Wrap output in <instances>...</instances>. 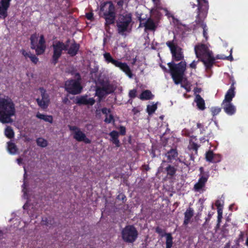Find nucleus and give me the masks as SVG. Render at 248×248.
Listing matches in <instances>:
<instances>
[{
	"label": "nucleus",
	"instance_id": "obj_46",
	"mask_svg": "<svg viewBox=\"0 0 248 248\" xmlns=\"http://www.w3.org/2000/svg\"><path fill=\"white\" fill-rule=\"evenodd\" d=\"M217 214H218V221H220L222 217V209L221 208H219L217 209Z\"/></svg>",
	"mask_w": 248,
	"mask_h": 248
},
{
	"label": "nucleus",
	"instance_id": "obj_22",
	"mask_svg": "<svg viewBox=\"0 0 248 248\" xmlns=\"http://www.w3.org/2000/svg\"><path fill=\"white\" fill-rule=\"evenodd\" d=\"M193 216V210L191 208H188L186 210L185 213V220L184 221V224L185 225H187L189 223V221L191 218Z\"/></svg>",
	"mask_w": 248,
	"mask_h": 248
},
{
	"label": "nucleus",
	"instance_id": "obj_9",
	"mask_svg": "<svg viewBox=\"0 0 248 248\" xmlns=\"http://www.w3.org/2000/svg\"><path fill=\"white\" fill-rule=\"evenodd\" d=\"M122 238L126 242L133 243L138 237V232L132 225L126 226L122 231Z\"/></svg>",
	"mask_w": 248,
	"mask_h": 248
},
{
	"label": "nucleus",
	"instance_id": "obj_41",
	"mask_svg": "<svg viewBox=\"0 0 248 248\" xmlns=\"http://www.w3.org/2000/svg\"><path fill=\"white\" fill-rule=\"evenodd\" d=\"M182 87L184 88L187 92H189L191 90V84L189 82H186V84H182Z\"/></svg>",
	"mask_w": 248,
	"mask_h": 248
},
{
	"label": "nucleus",
	"instance_id": "obj_15",
	"mask_svg": "<svg viewBox=\"0 0 248 248\" xmlns=\"http://www.w3.org/2000/svg\"><path fill=\"white\" fill-rule=\"evenodd\" d=\"M39 92L41 93L42 98H38L37 102L40 107L43 108H46L48 106L49 102L48 95L46 93V91L43 88H40Z\"/></svg>",
	"mask_w": 248,
	"mask_h": 248
},
{
	"label": "nucleus",
	"instance_id": "obj_19",
	"mask_svg": "<svg viewBox=\"0 0 248 248\" xmlns=\"http://www.w3.org/2000/svg\"><path fill=\"white\" fill-rule=\"evenodd\" d=\"M11 0H1L0 2V17L4 18L7 15V11Z\"/></svg>",
	"mask_w": 248,
	"mask_h": 248
},
{
	"label": "nucleus",
	"instance_id": "obj_17",
	"mask_svg": "<svg viewBox=\"0 0 248 248\" xmlns=\"http://www.w3.org/2000/svg\"><path fill=\"white\" fill-rule=\"evenodd\" d=\"M208 178V176L206 175H203L201 176L199 179L198 182L194 185V190L197 192H202L204 190L203 188L207 181Z\"/></svg>",
	"mask_w": 248,
	"mask_h": 248
},
{
	"label": "nucleus",
	"instance_id": "obj_59",
	"mask_svg": "<svg viewBox=\"0 0 248 248\" xmlns=\"http://www.w3.org/2000/svg\"><path fill=\"white\" fill-rule=\"evenodd\" d=\"M45 221L44 220H43V222H44ZM44 224H46V225H47V223H43Z\"/></svg>",
	"mask_w": 248,
	"mask_h": 248
},
{
	"label": "nucleus",
	"instance_id": "obj_16",
	"mask_svg": "<svg viewBox=\"0 0 248 248\" xmlns=\"http://www.w3.org/2000/svg\"><path fill=\"white\" fill-rule=\"evenodd\" d=\"M137 17L139 18V20L140 21V24H144V26L145 28V30H149L154 31L156 28V23L151 19L148 18L145 22H143L144 18L141 17L142 15L140 14H139L138 12Z\"/></svg>",
	"mask_w": 248,
	"mask_h": 248
},
{
	"label": "nucleus",
	"instance_id": "obj_49",
	"mask_svg": "<svg viewBox=\"0 0 248 248\" xmlns=\"http://www.w3.org/2000/svg\"><path fill=\"white\" fill-rule=\"evenodd\" d=\"M157 8H160V0H152Z\"/></svg>",
	"mask_w": 248,
	"mask_h": 248
},
{
	"label": "nucleus",
	"instance_id": "obj_24",
	"mask_svg": "<svg viewBox=\"0 0 248 248\" xmlns=\"http://www.w3.org/2000/svg\"><path fill=\"white\" fill-rule=\"evenodd\" d=\"M7 150L9 153L12 155L16 154L18 151L15 144L11 141L7 143Z\"/></svg>",
	"mask_w": 248,
	"mask_h": 248
},
{
	"label": "nucleus",
	"instance_id": "obj_7",
	"mask_svg": "<svg viewBox=\"0 0 248 248\" xmlns=\"http://www.w3.org/2000/svg\"><path fill=\"white\" fill-rule=\"evenodd\" d=\"M103 57L107 63H111L114 66L119 68L122 71L124 72L129 78H132L133 75L131 70L126 63L122 62L120 61L114 59L108 52L104 53L103 54Z\"/></svg>",
	"mask_w": 248,
	"mask_h": 248
},
{
	"label": "nucleus",
	"instance_id": "obj_36",
	"mask_svg": "<svg viewBox=\"0 0 248 248\" xmlns=\"http://www.w3.org/2000/svg\"><path fill=\"white\" fill-rule=\"evenodd\" d=\"M24 209H29L30 211L29 214H31L32 210L33 209V207L31 205L29 202H27L23 206Z\"/></svg>",
	"mask_w": 248,
	"mask_h": 248
},
{
	"label": "nucleus",
	"instance_id": "obj_12",
	"mask_svg": "<svg viewBox=\"0 0 248 248\" xmlns=\"http://www.w3.org/2000/svg\"><path fill=\"white\" fill-rule=\"evenodd\" d=\"M65 88L68 92L74 94L80 93L82 90L78 79L67 81L65 84Z\"/></svg>",
	"mask_w": 248,
	"mask_h": 248
},
{
	"label": "nucleus",
	"instance_id": "obj_52",
	"mask_svg": "<svg viewBox=\"0 0 248 248\" xmlns=\"http://www.w3.org/2000/svg\"><path fill=\"white\" fill-rule=\"evenodd\" d=\"M224 59H226L227 60H229L231 61H232L233 60V58H232V53H231L230 55L229 56L225 57V58Z\"/></svg>",
	"mask_w": 248,
	"mask_h": 248
},
{
	"label": "nucleus",
	"instance_id": "obj_50",
	"mask_svg": "<svg viewBox=\"0 0 248 248\" xmlns=\"http://www.w3.org/2000/svg\"><path fill=\"white\" fill-rule=\"evenodd\" d=\"M86 17L89 20H92L93 18V14L92 13H89L87 14Z\"/></svg>",
	"mask_w": 248,
	"mask_h": 248
},
{
	"label": "nucleus",
	"instance_id": "obj_60",
	"mask_svg": "<svg viewBox=\"0 0 248 248\" xmlns=\"http://www.w3.org/2000/svg\"><path fill=\"white\" fill-rule=\"evenodd\" d=\"M24 170H25V174H24V175H25L26 174V169L25 168H24Z\"/></svg>",
	"mask_w": 248,
	"mask_h": 248
},
{
	"label": "nucleus",
	"instance_id": "obj_14",
	"mask_svg": "<svg viewBox=\"0 0 248 248\" xmlns=\"http://www.w3.org/2000/svg\"><path fill=\"white\" fill-rule=\"evenodd\" d=\"M114 91V88L109 84L106 83L103 85L102 88H98L96 90V95L99 98V100L106 94L111 93Z\"/></svg>",
	"mask_w": 248,
	"mask_h": 248
},
{
	"label": "nucleus",
	"instance_id": "obj_54",
	"mask_svg": "<svg viewBox=\"0 0 248 248\" xmlns=\"http://www.w3.org/2000/svg\"><path fill=\"white\" fill-rule=\"evenodd\" d=\"M189 148H193L194 149H197V146H196V144H193V145H192V147H189Z\"/></svg>",
	"mask_w": 248,
	"mask_h": 248
},
{
	"label": "nucleus",
	"instance_id": "obj_38",
	"mask_svg": "<svg viewBox=\"0 0 248 248\" xmlns=\"http://www.w3.org/2000/svg\"><path fill=\"white\" fill-rule=\"evenodd\" d=\"M201 26L203 29V36L204 37V38L206 39H207V33L206 31H207V29L206 28V26L203 23H202Z\"/></svg>",
	"mask_w": 248,
	"mask_h": 248
},
{
	"label": "nucleus",
	"instance_id": "obj_10",
	"mask_svg": "<svg viewBox=\"0 0 248 248\" xmlns=\"http://www.w3.org/2000/svg\"><path fill=\"white\" fill-rule=\"evenodd\" d=\"M166 45L170 50L172 59L174 61H179L183 59L184 55L182 49L177 45L175 40L168 41Z\"/></svg>",
	"mask_w": 248,
	"mask_h": 248
},
{
	"label": "nucleus",
	"instance_id": "obj_39",
	"mask_svg": "<svg viewBox=\"0 0 248 248\" xmlns=\"http://www.w3.org/2000/svg\"><path fill=\"white\" fill-rule=\"evenodd\" d=\"M22 191L23 192V196L25 198H28V195H27V189L26 188V182H24V184L23 185V189Z\"/></svg>",
	"mask_w": 248,
	"mask_h": 248
},
{
	"label": "nucleus",
	"instance_id": "obj_33",
	"mask_svg": "<svg viewBox=\"0 0 248 248\" xmlns=\"http://www.w3.org/2000/svg\"><path fill=\"white\" fill-rule=\"evenodd\" d=\"M6 136L9 138H11L14 136V132L12 129L10 127H7L5 130Z\"/></svg>",
	"mask_w": 248,
	"mask_h": 248
},
{
	"label": "nucleus",
	"instance_id": "obj_6",
	"mask_svg": "<svg viewBox=\"0 0 248 248\" xmlns=\"http://www.w3.org/2000/svg\"><path fill=\"white\" fill-rule=\"evenodd\" d=\"M132 21L130 14L120 15L117 21V26L119 33L124 35L131 30Z\"/></svg>",
	"mask_w": 248,
	"mask_h": 248
},
{
	"label": "nucleus",
	"instance_id": "obj_1",
	"mask_svg": "<svg viewBox=\"0 0 248 248\" xmlns=\"http://www.w3.org/2000/svg\"><path fill=\"white\" fill-rule=\"evenodd\" d=\"M15 113V105L12 100L8 97L0 98V122L3 124L12 122L11 117Z\"/></svg>",
	"mask_w": 248,
	"mask_h": 248
},
{
	"label": "nucleus",
	"instance_id": "obj_47",
	"mask_svg": "<svg viewBox=\"0 0 248 248\" xmlns=\"http://www.w3.org/2000/svg\"><path fill=\"white\" fill-rule=\"evenodd\" d=\"M120 129V134L124 135L125 134V128L124 126H120L119 128Z\"/></svg>",
	"mask_w": 248,
	"mask_h": 248
},
{
	"label": "nucleus",
	"instance_id": "obj_56",
	"mask_svg": "<svg viewBox=\"0 0 248 248\" xmlns=\"http://www.w3.org/2000/svg\"><path fill=\"white\" fill-rule=\"evenodd\" d=\"M202 124H197V127H198V128H201V127H202Z\"/></svg>",
	"mask_w": 248,
	"mask_h": 248
},
{
	"label": "nucleus",
	"instance_id": "obj_28",
	"mask_svg": "<svg viewBox=\"0 0 248 248\" xmlns=\"http://www.w3.org/2000/svg\"><path fill=\"white\" fill-rule=\"evenodd\" d=\"M157 109V103H154L152 102L147 105V112L149 115L153 114Z\"/></svg>",
	"mask_w": 248,
	"mask_h": 248
},
{
	"label": "nucleus",
	"instance_id": "obj_29",
	"mask_svg": "<svg viewBox=\"0 0 248 248\" xmlns=\"http://www.w3.org/2000/svg\"><path fill=\"white\" fill-rule=\"evenodd\" d=\"M166 236V248H171L172 245V238L170 233H167Z\"/></svg>",
	"mask_w": 248,
	"mask_h": 248
},
{
	"label": "nucleus",
	"instance_id": "obj_18",
	"mask_svg": "<svg viewBox=\"0 0 248 248\" xmlns=\"http://www.w3.org/2000/svg\"><path fill=\"white\" fill-rule=\"evenodd\" d=\"M76 103L79 105H93L95 103V100L87 95L78 97L76 99Z\"/></svg>",
	"mask_w": 248,
	"mask_h": 248
},
{
	"label": "nucleus",
	"instance_id": "obj_34",
	"mask_svg": "<svg viewBox=\"0 0 248 248\" xmlns=\"http://www.w3.org/2000/svg\"><path fill=\"white\" fill-rule=\"evenodd\" d=\"M215 154L212 151H209L206 154V160L209 162H213Z\"/></svg>",
	"mask_w": 248,
	"mask_h": 248
},
{
	"label": "nucleus",
	"instance_id": "obj_44",
	"mask_svg": "<svg viewBox=\"0 0 248 248\" xmlns=\"http://www.w3.org/2000/svg\"><path fill=\"white\" fill-rule=\"evenodd\" d=\"M136 95V90H132L129 91V96L132 98H134Z\"/></svg>",
	"mask_w": 248,
	"mask_h": 248
},
{
	"label": "nucleus",
	"instance_id": "obj_2",
	"mask_svg": "<svg viewBox=\"0 0 248 248\" xmlns=\"http://www.w3.org/2000/svg\"><path fill=\"white\" fill-rule=\"evenodd\" d=\"M194 50L196 57L203 63L206 68H210L214 63L215 59L207 46L198 44L195 46Z\"/></svg>",
	"mask_w": 248,
	"mask_h": 248
},
{
	"label": "nucleus",
	"instance_id": "obj_42",
	"mask_svg": "<svg viewBox=\"0 0 248 248\" xmlns=\"http://www.w3.org/2000/svg\"><path fill=\"white\" fill-rule=\"evenodd\" d=\"M216 206L217 207V209L219 208H223V202L221 200H217L215 203Z\"/></svg>",
	"mask_w": 248,
	"mask_h": 248
},
{
	"label": "nucleus",
	"instance_id": "obj_27",
	"mask_svg": "<svg viewBox=\"0 0 248 248\" xmlns=\"http://www.w3.org/2000/svg\"><path fill=\"white\" fill-rule=\"evenodd\" d=\"M36 117L40 119L43 120L45 121L49 122L50 123H51L53 121V118L51 116L46 115L43 114H41L39 112L37 113Z\"/></svg>",
	"mask_w": 248,
	"mask_h": 248
},
{
	"label": "nucleus",
	"instance_id": "obj_43",
	"mask_svg": "<svg viewBox=\"0 0 248 248\" xmlns=\"http://www.w3.org/2000/svg\"><path fill=\"white\" fill-rule=\"evenodd\" d=\"M22 55L25 57V58L27 59L28 58H30L31 56L32 55L30 52H27L25 50H22L21 51Z\"/></svg>",
	"mask_w": 248,
	"mask_h": 248
},
{
	"label": "nucleus",
	"instance_id": "obj_8",
	"mask_svg": "<svg viewBox=\"0 0 248 248\" xmlns=\"http://www.w3.org/2000/svg\"><path fill=\"white\" fill-rule=\"evenodd\" d=\"M31 47L34 49L38 55L44 53L46 48L44 36L39 34H34L31 37Z\"/></svg>",
	"mask_w": 248,
	"mask_h": 248
},
{
	"label": "nucleus",
	"instance_id": "obj_4",
	"mask_svg": "<svg viewBox=\"0 0 248 248\" xmlns=\"http://www.w3.org/2000/svg\"><path fill=\"white\" fill-rule=\"evenodd\" d=\"M234 90L233 85H232L225 94L224 99L222 103V107L224 111L229 115H233L236 112V107L232 103L235 94Z\"/></svg>",
	"mask_w": 248,
	"mask_h": 248
},
{
	"label": "nucleus",
	"instance_id": "obj_40",
	"mask_svg": "<svg viewBox=\"0 0 248 248\" xmlns=\"http://www.w3.org/2000/svg\"><path fill=\"white\" fill-rule=\"evenodd\" d=\"M221 156L218 154H215L214 159L212 162L216 163L219 162L221 161Z\"/></svg>",
	"mask_w": 248,
	"mask_h": 248
},
{
	"label": "nucleus",
	"instance_id": "obj_55",
	"mask_svg": "<svg viewBox=\"0 0 248 248\" xmlns=\"http://www.w3.org/2000/svg\"><path fill=\"white\" fill-rule=\"evenodd\" d=\"M37 217V215H33V214H31V217L32 218H35Z\"/></svg>",
	"mask_w": 248,
	"mask_h": 248
},
{
	"label": "nucleus",
	"instance_id": "obj_37",
	"mask_svg": "<svg viewBox=\"0 0 248 248\" xmlns=\"http://www.w3.org/2000/svg\"><path fill=\"white\" fill-rule=\"evenodd\" d=\"M220 110V108L218 107H213L211 108V112L213 116L218 114Z\"/></svg>",
	"mask_w": 248,
	"mask_h": 248
},
{
	"label": "nucleus",
	"instance_id": "obj_25",
	"mask_svg": "<svg viewBox=\"0 0 248 248\" xmlns=\"http://www.w3.org/2000/svg\"><path fill=\"white\" fill-rule=\"evenodd\" d=\"M153 94L149 90H145L141 93L140 98L141 100H149L152 99Z\"/></svg>",
	"mask_w": 248,
	"mask_h": 248
},
{
	"label": "nucleus",
	"instance_id": "obj_51",
	"mask_svg": "<svg viewBox=\"0 0 248 248\" xmlns=\"http://www.w3.org/2000/svg\"><path fill=\"white\" fill-rule=\"evenodd\" d=\"M163 10L165 11V14L168 17L172 16V15L166 9H163Z\"/></svg>",
	"mask_w": 248,
	"mask_h": 248
},
{
	"label": "nucleus",
	"instance_id": "obj_53",
	"mask_svg": "<svg viewBox=\"0 0 248 248\" xmlns=\"http://www.w3.org/2000/svg\"><path fill=\"white\" fill-rule=\"evenodd\" d=\"M17 161V163L19 164V165H20L21 164V162H22V159L21 158H18L16 160Z\"/></svg>",
	"mask_w": 248,
	"mask_h": 248
},
{
	"label": "nucleus",
	"instance_id": "obj_30",
	"mask_svg": "<svg viewBox=\"0 0 248 248\" xmlns=\"http://www.w3.org/2000/svg\"><path fill=\"white\" fill-rule=\"evenodd\" d=\"M36 142L37 144L41 147H46L47 145V141L42 138L37 139Z\"/></svg>",
	"mask_w": 248,
	"mask_h": 248
},
{
	"label": "nucleus",
	"instance_id": "obj_21",
	"mask_svg": "<svg viewBox=\"0 0 248 248\" xmlns=\"http://www.w3.org/2000/svg\"><path fill=\"white\" fill-rule=\"evenodd\" d=\"M109 135L110 136V141H112L115 145L117 147L120 146V141L118 140V137L119 133L116 131H112L109 134Z\"/></svg>",
	"mask_w": 248,
	"mask_h": 248
},
{
	"label": "nucleus",
	"instance_id": "obj_23",
	"mask_svg": "<svg viewBox=\"0 0 248 248\" xmlns=\"http://www.w3.org/2000/svg\"><path fill=\"white\" fill-rule=\"evenodd\" d=\"M198 108L201 110H203L205 108V103L203 99L199 95H197L195 99Z\"/></svg>",
	"mask_w": 248,
	"mask_h": 248
},
{
	"label": "nucleus",
	"instance_id": "obj_5",
	"mask_svg": "<svg viewBox=\"0 0 248 248\" xmlns=\"http://www.w3.org/2000/svg\"><path fill=\"white\" fill-rule=\"evenodd\" d=\"M100 15L106 20L108 25L113 24L115 18V8L111 2L103 3L100 8Z\"/></svg>",
	"mask_w": 248,
	"mask_h": 248
},
{
	"label": "nucleus",
	"instance_id": "obj_20",
	"mask_svg": "<svg viewBox=\"0 0 248 248\" xmlns=\"http://www.w3.org/2000/svg\"><path fill=\"white\" fill-rule=\"evenodd\" d=\"M102 113L105 115V122L107 123H110L114 121L113 116L109 109L103 108L101 109Z\"/></svg>",
	"mask_w": 248,
	"mask_h": 248
},
{
	"label": "nucleus",
	"instance_id": "obj_58",
	"mask_svg": "<svg viewBox=\"0 0 248 248\" xmlns=\"http://www.w3.org/2000/svg\"><path fill=\"white\" fill-rule=\"evenodd\" d=\"M2 235V232L1 231H0V237Z\"/></svg>",
	"mask_w": 248,
	"mask_h": 248
},
{
	"label": "nucleus",
	"instance_id": "obj_61",
	"mask_svg": "<svg viewBox=\"0 0 248 248\" xmlns=\"http://www.w3.org/2000/svg\"><path fill=\"white\" fill-rule=\"evenodd\" d=\"M133 111L135 112V108L133 109Z\"/></svg>",
	"mask_w": 248,
	"mask_h": 248
},
{
	"label": "nucleus",
	"instance_id": "obj_32",
	"mask_svg": "<svg viewBox=\"0 0 248 248\" xmlns=\"http://www.w3.org/2000/svg\"><path fill=\"white\" fill-rule=\"evenodd\" d=\"M199 4L198 10L200 11V9L202 6H204L205 10L207 9V1L206 0H197Z\"/></svg>",
	"mask_w": 248,
	"mask_h": 248
},
{
	"label": "nucleus",
	"instance_id": "obj_35",
	"mask_svg": "<svg viewBox=\"0 0 248 248\" xmlns=\"http://www.w3.org/2000/svg\"><path fill=\"white\" fill-rule=\"evenodd\" d=\"M167 171L168 174H169V175H170V176H172L175 173L176 170L173 167L169 166L167 168Z\"/></svg>",
	"mask_w": 248,
	"mask_h": 248
},
{
	"label": "nucleus",
	"instance_id": "obj_48",
	"mask_svg": "<svg viewBox=\"0 0 248 248\" xmlns=\"http://www.w3.org/2000/svg\"><path fill=\"white\" fill-rule=\"evenodd\" d=\"M198 61H193L189 65V66L192 68H195Z\"/></svg>",
	"mask_w": 248,
	"mask_h": 248
},
{
	"label": "nucleus",
	"instance_id": "obj_45",
	"mask_svg": "<svg viewBox=\"0 0 248 248\" xmlns=\"http://www.w3.org/2000/svg\"><path fill=\"white\" fill-rule=\"evenodd\" d=\"M30 59L32 61V62H33L34 63H36L38 61V58L32 54L31 56Z\"/></svg>",
	"mask_w": 248,
	"mask_h": 248
},
{
	"label": "nucleus",
	"instance_id": "obj_57",
	"mask_svg": "<svg viewBox=\"0 0 248 248\" xmlns=\"http://www.w3.org/2000/svg\"><path fill=\"white\" fill-rule=\"evenodd\" d=\"M246 245L248 246V237L247 238L246 241Z\"/></svg>",
	"mask_w": 248,
	"mask_h": 248
},
{
	"label": "nucleus",
	"instance_id": "obj_11",
	"mask_svg": "<svg viewBox=\"0 0 248 248\" xmlns=\"http://www.w3.org/2000/svg\"><path fill=\"white\" fill-rule=\"evenodd\" d=\"M69 129L72 132L74 139L77 141H83L85 143L91 142V140L86 137L85 134L79 128L76 126H70Z\"/></svg>",
	"mask_w": 248,
	"mask_h": 248
},
{
	"label": "nucleus",
	"instance_id": "obj_31",
	"mask_svg": "<svg viewBox=\"0 0 248 248\" xmlns=\"http://www.w3.org/2000/svg\"><path fill=\"white\" fill-rule=\"evenodd\" d=\"M177 155V153L175 150H171L166 154V156L168 157V159L170 161L175 158Z\"/></svg>",
	"mask_w": 248,
	"mask_h": 248
},
{
	"label": "nucleus",
	"instance_id": "obj_13",
	"mask_svg": "<svg viewBox=\"0 0 248 248\" xmlns=\"http://www.w3.org/2000/svg\"><path fill=\"white\" fill-rule=\"evenodd\" d=\"M68 46L69 45L68 44L64 45L60 42H56L53 44L54 53L53 58L55 63L56 62L57 60L61 55L62 51L66 49Z\"/></svg>",
	"mask_w": 248,
	"mask_h": 248
},
{
	"label": "nucleus",
	"instance_id": "obj_26",
	"mask_svg": "<svg viewBox=\"0 0 248 248\" xmlns=\"http://www.w3.org/2000/svg\"><path fill=\"white\" fill-rule=\"evenodd\" d=\"M79 48V46L75 43H73L70 46V47L68 50V53L71 56L75 55Z\"/></svg>",
	"mask_w": 248,
	"mask_h": 248
},
{
	"label": "nucleus",
	"instance_id": "obj_3",
	"mask_svg": "<svg viewBox=\"0 0 248 248\" xmlns=\"http://www.w3.org/2000/svg\"><path fill=\"white\" fill-rule=\"evenodd\" d=\"M168 65L174 83L176 84L180 83L183 78L184 73L186 69V62L181 61L179 63L175 64L173 62H171L168 63Z\"/></svg>",
	"mask_w": 248,
	"mask_h": 248
}]
</instances>
